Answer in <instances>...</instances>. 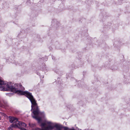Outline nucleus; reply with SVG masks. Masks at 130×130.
Masks as SVG:
<instances>
[{
	"instance_id": "3",
	"label": "nucleus",
	"mask_w": 130,
	"mask_h": 130,
	"mask_svg": "<svg viewBox=\"0 0 130 130\" xmlns=\"http://www.w3.org/2000/svg\"><path fill=\"white\" fill-rule=\"evenodd\" d=\"M9 121L11 123H12V124L11 125V127H13L14 128L18 127L19 128L23 127H25L26 124L23 122H20L18 120V119L11 116L9 117Z\"/></svg>"
},
{
	"instance_id": "6",
	"label": "nucleus",
	"mask_w": 130,
	"mask_h": 130,
	"mask_svg": "<svg viewBox=\"0 0 130 130\" xmlns=\"http://www.w3.org/2000/svg\"><path fill=\"white\" fill-rule=\"evenodd\" d=\"M21 130H27L26 129H25L23 127H21V128H20Z\"/></svg>"
},
{
	"instance_id": "5",
	"label": "nucleus",
	"mask_w": 130,
	"mask_h": 130,
	"mask_svg": "<svg viewBox=\"0 0 130 130\" xmlns=\"http://www.w3.org/2000/svg\"><path fill=\"white\" fill-rule=\"evenodd\" d=\"M63 128L65 130H67L68 129V128L66 127H64Z\"/></svg>"
},
{
	"instance_id": "1",
	"label": "nucleus",
	"mask_w": 130,
	"mask_h": 130,
	"mask_svg": "<svg viewBox=\"0 0 130 130\" xmlns=\"http://www.w3.org/2000/svg\"><path fill=\"white\" fill-rule=\"evenodd\" d=\"M0 90L2 91H11L13 92L17 93L19 95H25L27 97L30 101L31 104L32 110H34L32 113L33 118L37 120L39 122L41 120V118L39 117L41 114L38 108L36 101L34 99L31 93L27 91H23L18 90V89L21 88V89H24V88L20 84H16L14 86H12L10 83H7L1 79H0Z\"/></svg>"
},
{
	"instance_id": "2",
	"label": "nucleus",
	"mask_w": 130,
	"mask_h": 130,
	"mask_svg": "<svg viewBox=\"0 0 130 130\" xmlns=\"http://www.w3.org/2000/svg\"><path fill=\"white\" fill-rule=\"evenodd\" d=\"M41 126L42 128L41 129L39 128H33L31 130H48L52 129L54 127H55L59 129H60V126L57 124H55L54 123L48 121H45L42 123Z\"/></svg>"
},
{
	"instance_id": "7",
	"label": "nucleus",
	"mask_w": 130,
	"mask_h": 130,
	"mask_svg": "<svg viewBox=\"0 0 130 130\" xmlns=\"http://www.w3.org/2000/svg\"><path fill=\"white\" fill-rule=\"evenodd\" d=\"M1 119V117H0V119Z\"/></svg>"
},
{
	"instance_id": "4",
	"label": "nucleus",
	"mask_w": 130,
	"mask_h": 130,
	"mask_svg": "<svg viewBox=\"0 0 130 130\" xmlns=\"http://www.w3.org/2000/svg\"><path fill=\"white\" fill-rule=\"evenodd\" d=\"M11 127H12L11 126V127L8 128V130H12V129Z\"/></svg>"
}]
</instances>
